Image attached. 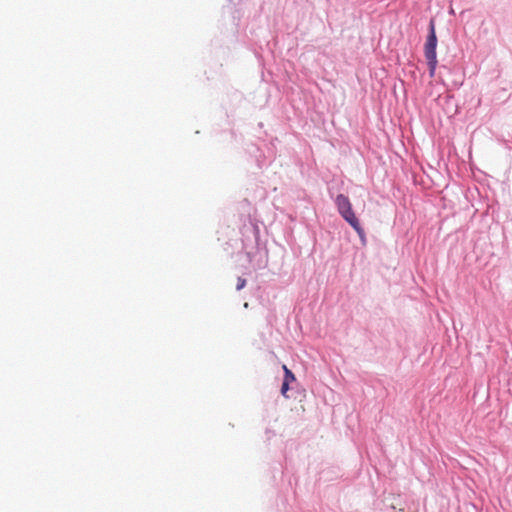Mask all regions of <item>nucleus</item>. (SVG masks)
Listing matches in <instances>:
<instances>
[{"label": "nucleus", "mask_w": 512, "mask_h": 512, "mask_svg": "<svg viewBox=\"0 0 512 512\" xmlns=\"http://www.w3.org/2000/svg\"><path fill=\"white\" fill-rule=\"evenodd\" d=\"M288 390H289V383L283 381L282 387H281L282 395L287 397L286 393H287Z\"/></svg>", "instance_id": "obj_5"}, {"label": "nucleus", "mask_w": 512, "mask_h": 512, "mask_svg": "<svg viewBox=\"0 0 512 512\" xmlns=\"http://www.w3.org/2000/svg\"><path fill=\"white\" fill-rule=\"evenodd\" d=\"M436 47H437V37L435 32V24L434 21L431 20L429 24V35L427 37L425 47H424V54L425 58L427 60V64L429 67V74L431 77L435 75L436 66H437V54H436Z\"/></svg>", "instance_id": "obj_2"}, {"label": "nucleus", "mask_w": 512, "mask_h": 512, "mask_svg": "<svg viewBox=\"0 0 512 512\" xmlns=\"http://www.w3.org/2000/svg\"><path fill=\"white\" fill-rule=\"evenodd\" d=\"M336 206L340 215L347 221L353 229L357 232L359 237L364 241L365 232L360 225L358 218L356 217L349 198L343 194H339L336 197Z\"/></svg>", "instance_id": "obj_1"}, {"label": "nucleus", "mask_w": 512, "mask_h": 512, "mask_svg": "<svg viewBox=\"0 0 512 512\" xmlns=\"http://www.w3.org/2000/svg\"><path fill=\"white\" fill-rule=\"evenodd\" d=\"M282 369L284 371V382L290 383L296 380L295 375L286 365H283Z\"/></svg>", "instance_id": "obj_3"}, {"label": "nucleus", "mask_w": 512, "mask_h": 512, "mask_svg": "<svg viewBox=\"0 0 512 512\" xmlns=\"http://www.w3.org/2000/svg\"><path fill=\"white\" fill-rule=\"evenodd\" d=\"M246 285V280L244 278H241L239 277L238 280H237V290H241L242 288H244Z\"/></svg>", "instance_id": "obj_4"}]
</instances>
